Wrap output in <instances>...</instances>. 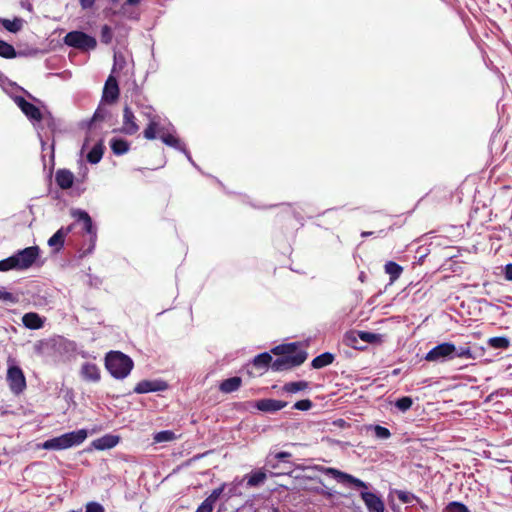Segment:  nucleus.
Wrapping results in <instances>:
<instances>
[{"label":"nucleus","instance_id":"f257e3e1","mask_svg":"<svg viewBox=\"0 0 512 512\" xmlns=\"http://www.w3.org/2000/svg\"><path fill=\"white\" fill-rule=\"evenodd\" d=\"M39 253L40 249L38 246H30L19 250L12 256L0 260V272L29 269L38 259Z\"/></svg>","mask_w":512,"mask_h":512},{"label":"nucleus","instance_id":"f03ea898","mask_svg":"<svg viewBox=\"0 0 512 512\" xmlns=\"http://www.w3.org/2000/svg\"><path fill=\"white\" fill-rule=\"evenodd\" d=\"M133 360L120 351H110L105 357V367L116 379L126 378L133 369Z\"/></svg>","mask_w":512,"mask_h":512},{"label":"nucleus","instance_id":"7ed1b4c3","mask_svg":"<svg viewBox=\"0 0 512 512\" xmlns=\"http://www.w3.org/2000/svg\"><path fill=\"white\" fill-rule=\"evenodd\" d=\"M87 430L80 429L46 440L42 447L47 450H64L80 445L87 438Z\"/></svg>","mask_w":512,"mask_h":512},{"label":"nucleus","instance_id":"20e7f679","mask_svg":"<svg viewBox=\"0 0 512 512\" xmlns=\"http://www.w3.org/2000/svg\"><path fill=\"white\" fill-rule=\"evenodd\" d=\"M64 43L82 51L94 50L97 46L96 39L82 31L68 32L64 37Z\"/></svg>","mask_w":512,"mask_h":512},{"label":"nucleus","instance_id":"39448f33","mask_svg":"<svg viewBox=\"0 0 512 512\" xmlns=\"http://www.w3.org/2000/svg\"><path fill=\"white\" fill-rule=\"evenodd\" d=\"M306 351H299L295 356L278 357L272 362L271 369L274 372L290 370L303 364L307 359Z\"/></svg>","mask_w":512,"mask_h":512},{"label":"nucleus","instance_id":"423d86ee","mask_svg":"<svg viewBox=\"0 0 512 512\" xmlns=\"http://www.w3.org/2000/svg\"><path fill=\"white\" fill-rule=\"evenodd\" d=\"M7 382L11 392L15 395L21 394L26 389L25 375L17 365H12L8 368Z\"/></svg>","mask_w":512,"mask_h":512},{"label":"nucleus","instance_id":"0eeeda50","mask_svg":"<svg viewBox=\"0 0 512 512\" xmlns=\"http://www.w3.org/2000/svg\"><path fill=\"white\" fill-rule=\"evenodd\" d=\"M456 352V346L450 342L441 343L433 347L425 356V360L429 362H437L447 358H452Z\"/></svg>","mask_w":512,"mask_h":512},{"label":"nucleus","instance_id":"6e6552de","mask_svg":"<svg viewBox=\"0 0 512 512\" xmlns=\"http://www.w3.org/2000/svg\"><path fill=\"white\" fill-rule=\"evenodd\" d=\"M322 471L325 474L332 476L333 478H335L339 482L349 483V484H351V485H353V486H355L357 488H362V489H365V490L368 489V485L364 481H362L361 479L356 478V477H354L351 474L342 472V471H340V470H338L336 468H332V467L322 468Z\"/></svg>","mask_w":512,"mask_h":512},{"label":"nucleus","instance_id":"1a4fd4ad","mask_svg":"<svg viewBox=\"0 0 512 512\" xmlns=\"http://www.w3.org/2000/svg\"><path fill=\"white\" fill-rule=\"evenodd\" d=\"M15 103L21 109V111L25 114V116L33 121L40 122L43 118L42 112L40 109L34 105L33 103L28 102L22 96H17L15 98Z\"/></svg>","mask_w":512,"mask_h":512},{"label":"nucleus","instance_id":"9d476101","mask_svg":"<svg viewBox=\"0 0 512 512\" xmlns=\"http://www.w3.org/2000/svg\"><path fill=\"white\" fill-rule=\"evenodd\" d=\"M120 90L116 78L110 75L104 85L102 102L112 104L119 98Z\"/></svg>","mask_w":512,"mask_h":512},{"label":"nucleus","instance_id":"9b49d317","mask_svg":"<svg viewBox=\"0 0 512 512\" xmlns=\"http://www.w3.org/2000/svg\"><path fill=\"white\" fill-rule=\"evenodd\" d=\"M139 130L136 117L129 106L123 109V124L120 131L126 135H135Z\"/></svg>","mask_w":512,"mask_h":512},{"label":"nucleus","instance_id":"f8f14e48","mask_svg":"<svg viewBox=\"0 0 512 512\" xmlns=\"http://www.w3.org/2000/svg\"><path fill=\"white\" fill-rule=\"evenodd\" d=\"M368 512H385V504L380 496L373 492L363 491L360 494Z\"/></svg>","mask_w":512,"mask_h":512},{"label":"nucleus","instance_id":"ddd939ff","mask_svg":"<svg viewBox=\"0 0 512 512\" xmlns=\"http://www.w3.org/2000/svg\"><path fill=\"white\" fill-rule=\"evenodd\" d=\"M80 376L86 382L97 383L101 379V372L95 363L85 362L81 366Z\"/></svg>","mask_w":512,"mask_h":512},{"label":"nucleus","instance_id":"4468645a","mask_svg":"<svg viewBox=\"0 0 512 512\" xmlns=\"http://www.w3.org/2000/svg\"><path fill=\"white\" fill-rule=\"evenodd\" d=\"M166 128L160 124L159 117L154 115L150 118L147 127L143 131V135L147 140H154L160 137Z\"/></svg>","mask_w":512,"mask_h":512},{"label":"nucleus","instance_id":"2eb2a0df","mask_svg":"<svg viewBox=\"0 0 512 512\" xmlns=\"http://www.w3.org/2000/svg\"><path fill=\"white\" fill-rule=\"evenodd\" d=\"M287 406V402L276 399H261L256 402V407L263 412H276Z\"/></svg>","mask_w":512,"mask_h":512},{"label":"nucleus","instance_id":"dca6fc26","mask_svg":"<svg viewBox=\"0 0 512 512\" xmlns=\"http://www.w3.org/2000/svg\"><path fill=\"white\" fill-rule=\"evenodd\" d=\"M120 441V437L117 435L106 434L100 438L95 439L92 442V446L96 450H107L115 447Z\"/></svg>","mask_w":512,"mask_h":512},{"label":"nucleus","instance_id":"f3484780","mask_svg":"<svg viewBox=\"0 0 512 512\" xmlns=\"http://www.w3.org/2000/svg\"><path fill=\"white\" fill-rule=\"evenodd\" d=\"M56 184L63 190H67L73 186L74 174L68 169H58L55 174Z\"/></svg>","mask_w":512,"mask_h":512},{"label":"nucleus","instance_id":"a211bd4d","mask_svg":"<svg viewBox=\"0 0 512 512\" xmlns=\"http://www.w3.org/2000/svg\"><path fill=\"white\" fill-rule=\"evenodd\" d=\"M71 232V227H61L57 230L48 240V245L55 249V251H59L63 248L65 243V237Z\"/></svg>","mask_w":512,"mask_h":512},{"label":"nucleus","instance_id":"6ab92c4d","mask_svg":"<svg viewBox=\"0 0 512 512\" xmlns=\"http://www.w3.org/2000/svg\"><path fill=\"white\" fill-rule=\"evenodd\" d=\"M73 216L77 218L78 221L83 222V230L91 235L93 238H96V229L93 225L92 218L90 215L84 210H77L73 213Z\"/></svg>","mask_w":512,"mask_h":512},{"label":"nucleus","instance_id":"aec40b11","mask_svg":"<svg viewBox=\"0 0 512 512\" xmlns=\"http://www.w3.org/2000/svg\"><path fill=\"white\" fill-rule=\"evenodd\" d=\"M273 358L270 353L263 352L255 356L251 362V366L258 371H266L272 365Z\"/></svg>","mask_w":512,"mask_h":512},{"label":"nucleus","instance_id":"412c9836","mask_svg":"<svg viewBox=\"0 0 512 512\" xmlns=\"http://www.w3.org/2000/svg\"><path fill=\"white\" fill-rule=\"evenodd\" d=\"M22 322L26 328L32 330L40 329L44 325L43 319L39 316V314L35 312H29L24 314L22 317Z\"/></svg>","mask_w":512,"mask_h":512},{"label":"nucleus","instance_id":"4be33fe9","mask_svg":"<svg viewBox=\"0 0 512 512\" xmlns=\"http://www.w3.org/2000/svg\"><path fill=\"white\" fill-rule=\"evenodd\" d=\"M242 385V379L238 376L230 377L223 380L219 385V390L222 393H232L237 391Z\"/></svg>","mask_w":512,"mask_h":512},{"label":"nucleus","instance_id":"5701e85b","mask_svg":"<svg viewBox=\"0 0 512 512\" xmlns=\"http://www.w3.org/2000/svg\"><path fill=\"white\" fill-rule=\"evenodd\" d=\"M335 360V355L330 352H324L317 357H315L312 362L311 366L314 369H321L324 368L330 364H332Z\"/></svg>","mask_w":512,"mask_h":512},{"label":"nucleus","instance_id":"b1692460","mask_svg":"<svg viewBox=\"0 0 512 512\" xmlns=\"http://www.w3.org/2000/svg\"><path fill=\"white\" fill-rule=\"evenodd\" d=\"M384 270L389 275L390 282L393 283L401 276L403 267L394 261H387Z\"/></svg>","mask_w":512,"mask_h":512},{"label":"nucleus","instance_id":"393cba45","mask_svg":"<svg viewBox=\"0 0 512 512\" xmlns=\"http://www.w3.org/2000/svg\"><path fill=\"white\" fill-rule=\"evenodd\" d=\"M162 388L159 386L158 382L142 380L134 388V392L138 394H144L148 392H154L161 390Z\"/></svg>","mask_w":512,"mask_h":512},{"label":"nucleus","instance_id":"a878e982","mask_svg":"<svg viewBox=\"0 0 512 512\" xmlns=\"http://www.w3.org/2000/svg\"><path fill=\"white\" fill-rule=\"evenodd\" d=\"M163 143H165L167 146H170V147H173L175 149H178V150H185V146L184 144L180 141V139H178L177 137H175L173 134L169 133L167 131V129L162 133L160 134V137H159Z\"/></svg>","mask_w":512,"mask_h":512},{"label":"nucleus","instance_id":"bb28decb","mask_svg":"<svg viewBox=\"0 0 512 512\" xmlns=\"http://www.w3.org/2000/svg\"><path fill=\"white\" fill-rule=\"evenodd\" d=\"M110 147L114 154L123 155L129 150V143L121 138H113L110 141Z\"/></svg>","mask_w":512,"mask_h":512},{"label":"nucleus","instance_id":"cd10ccee","mask_svg":"<svg viewBox=\"0 0 512 512\" xmlns=\"http://www.w3.org/2000/svg\"><path fill=\"white\" fill-rule=\"evenodd\" d=\"M267 479L266 473L259 469L256 471H253L248 477H247V486L248 487H257L260 484L264 483Z\"/></svg>","mask_w":512,"mask_h":512},{"label":"nucleus","instance_id":"c85d7f7f","mask_svg":"<svg viewBox=\"0 0 512 512\" xmlns=\"http://www.w3.org/2000/svg\"><path fill=\"white\" fill-rule=\"evenodd\" d=\"M309 387L307 381L288 382L284 384L283 391L287 393H296L298 391L306 390Z\"/></svg>","mask_w":512,"mask_h":512},{"label":"nucleus","instance_id":"c756f323","mask_svg":"<svg viewBox=\"0 0 512 512\" xmlns=\"http://www.w3.org/2000/svg\"><path fill=\"white\" fill-rule=\"evenodd\" d=\"M103 156L102 144H96L87 154V161L91 164H97Z\"/></svg>","mask_w":512,"mask_h":512},{"label":"nucleus","instance_id":"7c9ffc66","mask_svg":"<svg viewBox=\"0 0 512 512\" xmlns=\"http://www.w3.org/2000/svg\"><path fill=\"white\" fill-rule=\"evenodd\" d=\"M487 343L494 349H507L510 345L509 339L504 336L489 338Z\"/></svg>","mask_w":512,"mask_h":512},{"label":"nucleus","instance_id":"2f4dec72","mask_svg":"<svg viewBox=\"0 0 512 512\" xmlns=\"http://www.w3.org/2000/svg\"><path fill=\"white\" fill-rule=\"evenodd\" d=\"M17 56V52L15 50V48L3 41V40H0V57H3V58H6V59H12V58H15Z\"/></svg>","mask_w":512,"mask_h":512},{"label":"nucleus","instance_id":"473e14b6","mask_svg":"<svg viewBox=\"0 0 512 512\" xmlns=\"http://www.w3.org/2000/svg\"><path fill=\"white\" fill-rule=\"evenodd\" d=\"M1 23L3 27L11 33H16L22 28V20L19 18H15L14 20L2 19Z\"/></svg>","mask_w":512,"mask_h":512},{"label":"nucleus","instance_id":"72a5a7b5","mask_svg":"<svg viewBox=\"0 0 512 512\" xmlns=\"http://www.w3.org/2000/svg\"><path fill=\"white\" fill-rule=\"evenodd\" d=\"M176 439V435L171 430H164L156 433L153 437L155 443L170 442Z\"/></svg>","mask_w":512,"mask_h":512},{"label":"nucleus","instance_id":"f704fd0d","mask_svg":"<svg viewBox=\"0 0 512 512\" xmlns=\"http://www.w3.org/2000/svg\"><path fill=\"white\" fill-rule=\"evenodd\" d=\"M458 358H466V359H475L476 356L472 352L469 345L461 346L458 349L456 348V352H454L453 357Z\"/></svg>","mask_w":512,"mask_h":512},{"label":"nucleus","instance_id":"c9c22d12","mask_svg":"<svg viewBox=\"0 0 512 512\" xmlns=\"http://www.w3.org/2000/svg\"><path fill=\"white\" fill-rule=\"evenodd\" d=\"M396 495L398 500L404 504L410 503L413 500L420 502V499L417 496L408 491L397 490Z\"/></svg>","mask_w":512,"mask_h":512},{"label":"nucleus","instance_id":"e433bc0d","mask_svg":"<svg viewBox=\"0 0 512 512\" xmlns=\"http://www.w3.org/2000/svg\"><path fill=\"white\" fill-rule=\"evenodd\" d=\"M443 512H470L466 505L461 502H450Z\"/></svg>","mask_w":512,"mask_h":512},{"label":"nucleus","instance_id":"4c0bfd02","mask_svg":"<svg viewBox=\"0 0 512 512\" xmlns=\"http://www.w3.org/2000/svg\"><path fill=\"white\" fill-rule=\"evenodd\" d=\"M101 42L104 44H110L113 39V31L110 26L103 25L100 32Z\"/></svg>","mask_w":512,"mask_h":512},{"label":"nucleus","instance_id":"58836bf2","mask_svg":"<svg viewBox=\"0 0 512 512\" xmlns=\"http://www.w3.org/2000/svg\"><path fill=\"white\" fill-rule=\"evenodd\" d=\"M413 404V401L410 397L408 396H404V397H401L399 398L396 402H395V406L401 410V411H407L408 409L411 408Z\"/></svg>","mask_w":512,"mask_h":512},{"label":"nucleus","instance_id":"ea45409f","mask_svg":"<svg viewBox=\"0 0 512 512\" xmlns=\"http://www.w3.org/2000/svg\"><path fill=\"white\" fill-rule=\"evenodd\" d=\"M224 491V484L216 489H214L211 494L205 499L206 502L210 503L214 506L215 502L219 499L221 494Z\"/></svg>","mask_w":512,"mask_h":512},{"label":"nucleus","instance_id":"a19ab883","mask_svg":"<svg viewBox=\"0 0 512 512\" xmlns=\"http://www.w3.org/2000/svg\"><path fill=\"white\" fill-rule=\"evenodd\" d=\"M285 349V356H295L299 353V351H302L298 348V343L292 342V343H285L284 344Z\"/></svg>","mask_w":512,"mask_h":512},{"label":"nucleus","instance_id":"79ce46f5","mask_svg":"<svg viewBox=\"0 0 512 512\" xmlns=\"http://www.w3.org/2000/svg\"><path fill=\"white\" fill-rule=\"evenodd\" d=\"M108 114V110L102 105H99L96 111L94 112L93 121H103L106 119Z\"/></svg>","mask_w":512,"mask_h":512},{"label":"nucleus","instance_id":"37998d69","mask_svg":"<svg viewBox=\"0 0 512 512\" xmlns=\"http://www.w3.org/2000/svg\"><path fill=\"white\" fill-rule=\"evenodd\" d=\"M374 433L375 436L380 439H387L391 436L389 429L380 425L374 427Z\"/></svg>","mask_w":512,"mask_h":512},{"label":"nucleus","instance_id":"c03bdc74","mask_svg":"<svg viewBox=\"0 0 512 512\" xmlns=\"http://www.w3.org/2000/svg\"><path fill=\"white\" fill-rule=\"evenodd\" d=\"M313 406V403L310 399H303L297 401L293 408L301 411H307Z\"/></svg>","mask_w":512,"mask_h":512},{"label":"nucleus","instance_id":"a18cd8bd","mask_svg":"<svg viewBox=\"0 0 512 512\" xmlns=\"http://www.w3.org/2000/svg\"><path fill=\"white\" fill-rule=\"evenodd\" d=\"M85 512H105L103 506L97 502H89L86 505Z\"/></svg>","mask_w":512,"mask_h":512},{"label":"nucleus","instance_id":"49530a36","mask_svg":"<svg viewBox=\"0 0 512 512\" xmlns=\"http://www.w3.org/2000/svg\"><path fill=\"white\" fill-rule=\"evenodd\" d=\"M0 300L13 303L16 301V298L12 293L0 289Z\"/></svg>","mask_w":512,"mask_h":512},{"label":"nucleus","instance_id":"de8ad7c7","mask_svg":"<svg viewBox=\"0 0 512 512\" xmlns=\"http://www.w3.org/2000/svg\"><path fill=\"white\" fill-rule=\"evenodd\" d=\"M213 505L206 502L205 500L198 506L195 512H212L213 511Z\"/></svg>","mask_w":512,"mask_h":512},{"label":"nucleus","instance_id":"09e8293b","mask_svg":"<svg viewBox=\"0 0 512 512\" xmlns=\"http://www.w3.org/2000/svg\"><path fill=\"white\" fill-rule=\"evenodd\" d=\"M271 353L279 357L285 356L284 344L277 345L271 349Z\"/></svg>","mask_w":512,"mask_h":512},{"label":"nucleus","instance_id":"8fccbe9b","mask_svg":"<svg viewBox=\"0 0 512 512\" xmlns=\"http://www.w3.org/2000/svg\"><path fill=\"white\" fill-rule=\"evenodd\" d=\"M275 459L278 461H285L292 457V454L290 452L281 451L274 455Z\"/></svg>","mask_w":512,"mask_h":512},{"label":"nucleus","instance_id":"3c124183","mask_svg":"<svg viewBox=\"0 0 512 512\" xmlns=\"http://www.w3.org/2000/svg\"><path fill=\"white\" fill-rule=\"evenodd\" d=\"M96 0H79L82 9H91L95 5Z\"/></svg>","mask_w":512,"mask_h":512},{"label":"nucleus","instance_id":"603ef678","mask_svg":"<svg viewBox=\"0 0 512 512\" xmlns=\"http://www.w3.org/2000/svg\"><path fill=\"white\" fill-rule=\"evenodd\" d=\"M374 337H375V335L370 332H361L360 333V338L364 341L370 342Z\"/></svg>","mask_w":512,"mask_h":512},{"label":"nucleus","instance_id":"864d4df0","mask_svg":"<svg viewBox=\"0 0 512 512\" xmlns=\"http://www.w3.org/2000/svg\"><path fill=\"white\" fill-rule=\"evenodd\" d=\"M505 278L512 281V264H507L505 266Z\"/></svg>","mask_w":512,"mask_h":512},{"label":"nucleus","instance_id":"5fc2aeb1","mask_svg":"<svg viewBox=\"0 0 512 512\" xmlns=\"http://www.w3.org/2000/svg\"><path fill=\"white\" fill-rule=\"evenodd\" d=\"M142 0H126L125 5L136 6L140 4Z\"/></svg>","mask_w":512,"mask_h":512},{"label":"nucleus","instance_id":"6e6d98bb","mask_svg":"<svg viewBox=\"0 0 512 512\" xmlns=\"http://www.w3.org/2000/svg\"><path fill=\"white\" fill-rule=\"evenodd\" d=\"M372 234H373V232H362L361 236L362 237H368V236H370Z\"/></svg>","mask_w":512,"mask_h":512},{"label":"nucleus","instance_id":"4d7b16f0","mask_svg":"<svg viewBox=\"0 0 512 512\" xmlns=\"http://www.w3.org/2000/svg\"><path fill=\"white\" fill-rule=\"evenodd\" d=\"M418 503L420 504V506H421V508H422V509H426V508H427V505H426V504H424V503H422L421 501H420V502H418Z\"/></svg>","mask_w":512,"mask_h":512},{"label":"nucleus","instance_id":"13d9d810","mask_svg":"<svg viewBox=\"0 0 512 512\" xmlns=\"http://www.w3.org/2000/svg\"><path fill=\"white\" fill-rule=\"evenodd\" d=\"M272 512H279L278 508H273Z\"/></svg>","mask_w":512,"mask_h":512},{"label":"nucleus","instance_id":"bf43d9fd","mask_svg":"<svg viewBox=\"0 0 512 512\" xmlns=\"http://www.w3.org/2000/svg\"><path fill=\"white\" fill-rule=\"evenodd\" d=\"M110 1H111V2H113V3H116V2H118L119 0H110Z\"/></svg>","mask_w":512,"mask_h":512},{"label":"nucleus","instance_id":"052dcab7","mask_svg":"<svg viewBox=\"0 0 512 512\" xmlns=\"http://www.w3.org/2000/svg\"><path fill=\"white\" fill-rule=\"evenodd\" d=\"M68 512H81V511L70 510V511H68Z\"/></svg>","mask_w":512,"mask_h":512}]
</instances>
